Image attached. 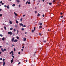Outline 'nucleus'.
Instances as JSON below:
<instances>
[{"label":"nucleus","mask_w":66,"mask_h":66,"mask_svg":"<svg viewBox=\"0 0 66 66\" xmlns=\"http://www.w3.org/2000/svg\"><path fill=\"white\" fill-rule=\"evenodd\" d=\"M38 15H37L38 17V16H40V14H39L38 13Z\"/></svg>","instance_id":"nucleus-24"},{"label":"nucleus","mask_w":66,"mask_h":66,"mask_svg":"<svg viewBox=\"0 0 66 66\" xmlns=\"http://www.w3.org/2000/svg\"><path fill=\"white\" fill-rule=\"evenodd\" d=\"M16 23H18V21H16Z\"/></svg>","instance_id":"nucleus-26"},{"label":"nucleus","mask_w":66,"mask_h":66,"mask_svg":"<svg viewBox=\"0 0 66 66\" xmlns=\"http://www.w3.org/2000/svg\"><path fill=\"white\" fill-rule=\"evenodd\" d=\"M60 14H61V15H62V14H63V13H60Z\"/></svg>","instance_id":"nucleus-55"},{"label":"nucleus","mask_w":66,"mask_h":66,"mask_svg":"<svg viewBox=\"0 0 66 66\" xmlns=\"http://www.w3.org/2000/svg\"><path fill=\"white\" fill-rule=\"evenodd\" d=\"M14 37H13L11 40V41L12 42H13V41L14 40Z\"/></svg>","instance_id":"nucleus-4"},{"label":"nucleus","mask_w":66,"mask_h":66,"mask_svg":"<svg viewBox=\"0 0 66 66\" xmlns=\"http://www.w3.org/2000/svg\"><path fill=\"white\" fill-rule=\"evenodd\" d=\"M16 38H17V39H19V37H16Z\"/></svg>","instance_id":"nucleus-35"},{"label":"nucleus","mask_w":66,"mask_h":66,"mask_svg":"<svg viewBox=\"0 0 66 66\" xmlns=\"http://www.w3.org/2000/svg\"><path fill=\"white\" fill-rule=\"evenodd\" d=\"M53 2H55V0H53Z\"/></svg>","instance_id":"nucleus-38"},{"label":"nucleus","mask_w":66,"mask_h":66,"mask_svg":"<svg viewBox=\"0 0 66 66\" xmlns=\"http://www.w3.org/2000/svg\"><path fill=\"white\" fill-rule=\"evenodd\" d=\"M0 3H2V1H1L0 2Z\"/></svg>","instance_id":"nucleus-43"},{"label":"nucleus","mask_w":66,"mask_h":66,"mask_svg":"<svg viewBox=\"0 0 66 66\" xmlns=\"http://www.w3.org/2000/svg\"><path fill=\"white\" fill-rule=\"evenodd\" d=\"M14 51H16V49H15V48H14Z\"/></svg>","instance_id":"nucleus-33"},{"label":"nucleus","mask_w":66,"mask_h":66,"mask_svg":"<svg viewBox=\"0 0 66 66\" xmlns=\"http://www.w3.org/2000/svg\"><path fill=\"white\" fill-rule=\"evenodd\" d=\"M18 54H20V52H18Z\"/></svg>","instance_id":"nucleus-57"},{"label":"nucleus","mask_w":66,"mask_h":66,"mask_svg":"<svg viewBox=\"0 0 66 66\" xmlns=\"http://www.w3.org/2000/svg\"><path fill=\"white\" fill-rule=\"evenodd\" d=\"M21 30H22V31H24V28H23Z\"/></svg>","instance_id":"nucleus-23"},{"label":"nucleus","mask_w":66,"mask_h":66,"mask_svg":"<svg viewBox=\"0 0 66 66\" xmlns=\"http://www.w3.org/2000/svg\"><path fill=\"white\" fill-rule=\"evenodd\" d=\"M15 6V4H14L12 5V6Z\"/></svg>","instance_id":"nucleus-20"},{"label":"nucleus","mask_w":66,"mask_h":66,"mask_svg":"<svg viewBox=\"0 0 66 66\" xmlns=\"http://www.w3.org/2000/svg\"><path fill=\"white\" fill-rule=\"evenodd\" d=\"M11 63H12L13 62H14V60H13V59L12 58V60L11 61Z\"/></svg>","instance_id":"nucleus-3"},{"label":"nucleus","mask_w":66,"mask_h":66,"mask_svg":"<svg viewBox=\"0 0 66 66\" xmlns=\"http://www.w3.org/2000/svg\"><path fill=\"white\" fill-rule=\"evenodd\" d=\"M0 36H1V37H2V36H3L1 34L0 35Z\"/></svg>","instance_id":"nucleus-32"},{"label":"nucleus","mask_w":66,"mask_h":66,"mask_svg":"<svg viewBox=\"0 0 66 66\" xmlns=\"http://www.w3.org/2000/svg\"><path fill=\"white\" fill-rule=\"evenodd\" d=\"M4 7H7V6H6V5H4Z\"/></svg>","instance_id":"nucleus-29"},{"label":"nucleus","mask_w":66,"mask_h":66,"mask_svg":"<svg viewBox=\"0 0 66 66\" xmlns=\"http://www.w3.org/2000/svg\"><path fill=\"white\" fill-rule=\"evenodd\" d=\"M1 53H2V52H1L0 51V54H1Z\"/></svg>","instance_id":"nucleus-53"},{"label":"nucleus","mask_w":66,"mask_h":66,"mask_svg":"<svg viewBox=\"0 0 66 66\" xmlns=\"http://www.w3.org/2000/svg\"><path fill=\"white\" fill-rule=\"evenodd\" d=\"M26 38H24L23 40L24 41H26Z\"/></svg>","instance_id":"nucleus-14"},{"label":"nucleus","mask_w":66,"mask_h":66,"mask_svg":"<svg viewBox=\"0 0 66 66\" xmlns=\"http://www.w3.org/2000/svg\"><path fill=\"white\" fill-rule=\"evenodd\" d=\"M13 28H11L10 29V30H13Z\"/></svg>","instance_id":"nucleus-25"},{"label":"nucleus","mask_w":66,"mask_h":66,"mask_svg":"<svg viewBox=\"0 0 66 66\" xmlns=\"http://www.w3.org/2000/svg\"><path fill=\"white\" fill-rule=\"evenodd\" d=\"M14 53V52H13V51H12L11 52H10V54H11V53Z\"/></svg>","instance_id":"nucleus-7"},{"label":"nucleus","mask_w":66,"mask_h":66,"mask_svg":"<svg viewBox=\"0 0 66 66\" xmlns=\"http://www.w3.org/2000/svg\"><path fill=\"white\" fill-rule=\"evenodd\" d=\"M9 34H10V35H12V32H8Z\"/></svg>","instance_id":"nucleus-2"},{"label":"nucleus","mask_w":66,"mask_h":66,"mask_svg":"<svg viewBox=\"0 0 66 66\" xmlns=\"http://www.w3.org/2000/svg\"><path fill=\"white\" fill-rule=\"evenodd\" d=\"M2 63V62H0V64H1Z\"/></svg>","instance_id":"nucleus-64"},{"label":"nucleus","mask_w":66,"mask_h":66,"mask_svg":"<svg viewBox=\"0 0 66 66\" xmlns=\"http://www.w3.org/2000/svg\"><path fill=\"white\" fill-rule=\"evenodd\" d=\"M2 14H0V17H1V16H2Z\"/></svg>","instance_id":"nucleus-36"},{"label":"nucleus","mask_w":66,"mask_h":66,"mask_svg":"<svg viewBox=\"0 0 66 66\" xmlns=\"http://www.w3.org/2000/svg\"><path fill=\"white\" fill-rule=\"evenodd\" d=\"M45 16V14H43V17H44Z\"/></svg>","instance_id":"nucleus-41"},{"label":"nucleus","mask_w":66,"mask_h":66,"mask_svg":"<svg viewBox=\"0 0 66 66\" xmlns=\"http://www.w3.org/2000/svg\"><path fill=\"white\" fill-rule=\"evenodd\" d=\"M23 17H24L25 16V15H23Z\"/></svg>","instance_id":"nucleus-48"},{"label":"nucleus","mask_w":66,"mask_h":66,"mask_svg":"<svg viewBox=\"0 0 66 66\" xmlns=\"http://www.w3.org/2000/svg\"><path fill=\"white\" fill-rule=\"evenodd\" d=\"M5 63L4 62H3V66H4V65H5Z\"/></svg>","instance_id":"nucleus-9"},{"label":"nucleus","mask_w":66,"mask_h":66,"mask_svg":"<svg viewBox=\"0 0 66 66\" xmlns=\"http://www.w3.org/2000/svg\"><path fill=\"white\" fill-rule=\"evenodd\" d=\"M26 62H27L28 61H27V60H26Z\"/></svg>","instance_id":"nucleus-61"},{"label":"nucleus","mask_w":66,"mask_h":66,"mask_svg":"<svg viewBox=\"0 0 66 66\" xmlns=\"http://www.w3.org/2000/svg\"><path fill=\"white\" fill-rule=\"evenodd\" d=\"M46 42V40H45V41H44V43H45Z\"/></svg>","instance_id":"nucleus-54"},{"label":"nucleus","mask_w":66,"mask_h":66,"mask_svg":"<svg viewBox=\"0 0 66 66\" xmlns=\"http://www.w3.org/2000/svg\"><path fill=\"white\" fill-rule=\"evenodd\" d=\"M2 5H3V4H4V3H2Z\"/></svg>","instance_id":"nucleus-51"},{"label":"nucleus","mask_w":66,"mask_h":66,"mask_svg":"<svg viewBox=\"0 0 66 66\" xmlns=\"http://www.w3.org/2000/svg\"><path fill=\"white\" fill-rule=\"evenodd\" d=\"M12 47H13V46H14V47L15 46V45H13V44H12Z\"/></svg>","instance_id":"nucleus-27"},{"label":"nucleus","mask_w":66,"mask_h":66,"mask_svg":"<svg viewBox=\"0 0 66 66\" xmlns=\"http://www.w3.org/2000/svg\"><path fill=\"white\" fill-rule=\"evenodd\" d=\"M23 27H26V26L25 25H24Z\"/></svg>","instance_id":"nucleus-28"},{"label":"nucleus","mask_w":66,"mask_h":66,"mask_svg":"<svg viewBox=\"0 0 66 66\" xmlns=\"http://www.w3.org/2000/svg\"><path fill=\"white\" fill-rule=\"evenodd\" d=\"M34 30H32V32H34Z\"/></svg>","instance_id":"nucleus-45"},{"label":"nucleus","mask_w":66,"mask_h":66,"mask_svg":"<svg viewBox=\"0 0 66 66\" xmlns=\"http://www.w3.org/2000/svg\"><path fill=\"white\" fill-rule=\"evenodd\" d=\"M1 50L2 52H4V51H6V49L4 48V50H3V48H1Z\"/></svg>","instance_id":"nucleus-1"},{"label":"nucleus","mask_w":66,"mask_h":66,"mask_svg":"<svg viewBox=\"0 0 66 66\" xmlns=\"http://www.w3.org/2000/svg\"><path fill=\"white\" fill-rule=\"evenodd\" d=\"M24 48V46H23V47H22V48H23H23Z\"/></svg>","instance_id":"nucleus-56"},{"label":"nucleus","mask_w":66,"mask_h":66,"mask_svg":"<svg viewBox=\"0 0 66 66\" xmlns=\"http://www.w3.org/2000/svg\"><path fill=\"white\" fill-rule=\"evenodd\" d=\"M18 42V40L17 39H15L14 41V42Z\"/></svg>","instance_id":"nucleus-6"},{"label":"nucleus","mask_w":66,"mask_h":66,"mask_svg":"<svg viewBox=\"0 0 66 66\" xmlns=\"http://www.w3.org/2000/svg\"><path fill=\"white\" fill-rule=\"evenodd\" d=\"M4 39H5L4 38H3L2 39V40H4Z\"/></svg>","instance_id":"nucleus-16"},{"label":"nucleus","mask_w":66,"mask_h":66,"mask_svg":"<svg viewBox=\"0 0 66 66\" xmlns=\"http://www.w3.org/2000/svg\"><path fill=\"white\" fill-rule=\"evenodd\" d=\"M39 28H40L41 29H42V28H43V27H42V26H39Z\"/></svg>","instance_id":"nucleus-8"},{"label":"nucleus","mask_w":66,"mask_h":66,"mask_svg":"<svg viewBox=\"0 0 66 66\" xmlns=\"http://www.w3.org/2000/svg\"><path fill=\"white\" fill-rule=\"evenodd\" d=\"M20 5H19V7H20Z\"/></svg>","instance_id":"nucleus-52"},{"label":"nucleus","mask_w":66,"mask_h":66,"mask_svg":"<svg viewBox=\"0 0 66 66\" xmlns=\"http://www.w3.org/2000/svg\"><path fill=\"white\" fill-rule=\"evenodd\" d=\"M35 14L36 13H37V11H35Z\"/></svg>","instance_id":"nucleus-37"},{"label":"nucleus","mask_w":66,"mask_h":66,"mask_svg":"<svg viewBox=\"0 0 66 66\" xmlns=\"http://www.w3.org/2000/svg\"><path fill=\"white\" fill-rule=\"evenodd\" d=\"M14 32H15V31H16V29H14Z\"/></svg>","instance_id":"nucleus-49"},{"label":"nucleus","mask_w":66,"mask_h":66,"mask_svg":"<svg viewBox=\"0 0 66 66\" xmlns=\"http://www.w3.org/2000/svg\"><path fill=\"white\" fill-rule=\"evenodd\" d=\"M19 25L20 26H22V27H23V24L22 23L20 24Z\"/></svg>","instance_id":"nucleus-5"},{"label":"nucleus","mask_w":66,"mask_h":66,"mask_svg":"<svg viewBox=\"0 0 66 66\" xmlns=\"http://www.w3.org/2000/svg\"><path fill=\"white\" fill-rule=\"evenodd\" d=\"M14 27H15V28H17V27H18L17 25H15V26H14Z\"/></svg>","instance_id":"nucleus-19"},{"label":"nucleus","mask_w":66,"mask_h":66,"mask_svg":"<svg viewBox=\"0 0 66 66\" xmlns=\"http://www.w3.org/2000/svg\"><path fill=\"white\" fill-rule=\"evenodd\" d=\"M0 48H2V46H0Z\"/></svg>","instance_id":"nucleus-60"},{"label":"nucleus","mask_w":66,"mask_h":66,"mask_svg":"<svg viewBox=\"0 0 66 66\" xmlns=\"http://www.w3.org/2000/svg\"><path fill=\"white\" fill-rule=\"evenodd\" d=\"M61 18H63V16H60Z\"/></svg>","instance_id":"nucleus-34"},{"label":"nucleus","mask_w":66,"mask_h":66,"mask_svg":"<svg viewBox=\"0 0 66 66\" xmlns=\"http://www.w3.org/2000/svg\"><path fill=\"white\" fill-rule=\"evenodd\" d=\"M39 25H40V26H42V23H39Z\"/></svg>","instance_id":"nucleus-13"},{"label":"nucleus","mask_w":66,"mask_h":66,"mask_svg":"<svg viewBox=\"0 0 66 66\" xmlns=\"http://www.w3.org/2000/svg\"><path fill=\"white\" fill-rule=\"evenodd\" d=\"M27 3H28V1H27V2H26V5H27Z\"/></svg>","instance_id":"nucleus-31"},{"label":"nucleus","mask_w":66,"mask_h":66,"mask_svg":"<svg viewBox=\"0 0 66 66\" xmlns=\"http://www.w3.org/2000/svg\"><path fill=\"white\" fill-rule=\"evenodd\" d=\"M12 57L13 59H14V56L13 55H12Z\"/></svg>","instance_id":"nucleus-42"},{"label":"nucleus","mask_w":66,"mask_h":66,"mask_svg":"<svg viewBox=\"0 0 66 66\" xmlns=\"http://www.w3.org/2000/svg\"><path fill=\"white\" fill-rule=\"evenodd\" d=\"M0 60H2V58H1L0 59Z\"/></svg>","instance_id":"nucleus-44"},{"label":"nucleus","mask_w":66,"mask_h":66,"mask_svg":"<svg viewBox=\"0 0 66 66\" xmlns=\"http://www.w3.org/2000/svg\"><path fill=\"white\" fill-rule=\"evenodd\" d=\"M35 28H36V27H34V30H35Z\"/></svg>","instance_id":"nucleus-39"},{"label":"nucleus","mask_w":66,"mask_h":66,"mask_svg":"<svg viewBox=\"0 0 66 66\" xmlns=\"http://www.w3.org/2000/svg\"><path fill=\"white\" fill-rule=\"evenodd\" d=\"M14 14L15 15V16H17V13H15V12H14Z\"/></svg>","instance_id":"nucleus-12"},{"label":"nucleus","mask_w":66,"mask_h":66,"mask_svg":"<svg viewBox=\"0 0 66 66\" xmlns=\"http://www.w3.org/2000/svg\"><path fill=\"white\" fill-rule=\"evenodd\" d=\"M43 2H44L45 1V0H42Z\"/></svg>","instance_id":"nucleus-58"},{"label":"nucleus","mask_w":66,"mask_h":66,"mask_svg":"<svg viewBox=\"0 0 66 66\" xmlns=\"http://www.w3.org/2000/svg\"><path fill=\"white\" fill-rule=\"evenodd\" d=\"M13 35V36H14L15 35V34H12Z\"/></svg>","instance_id":"nucleus-46"},{"label":"nucleus","mask_w":66,"mask_h":66,"mask_svg":"<svg viewBox=\"0 0 66 66\" xmlns=\"http://www.w3.org/2000/svg\"><path fill=\"white\" fill-rule=\"evenodd\" d=\"M22 18H21V19H20V20H21V21H22Z\"/></svg>","instance_id":"nucleus-18"},{"label":"nucleus","mask_w":66,"mask_h":66,"mask_svg":"<svg viewBox=\"0 0 66 66\" xmlns=\"http://www.w3.org/2000/svg\"><path fill=\"white\" fill-rule=\"evenodd\" d=\"M9 23H10L11 24H12V21H11Z\"/></svg>","instance_id":"nucleus-15"},{"label":"nucleus","mask_w":66,"mask_h":66,"mask_svg":"<svg viewBox=\"0 0 66 66\" xmlns=\"http://www.w3.org/2000/svg\"><path fill=\"white\" fill-rule=\"evenodd\" d=\"M48 4H49L50 5H51V4H52V3H49Z\"/></svg>","instance_id":"nucleus-17"},{"label":"nucleus","mask_w":66,"mask_h":66,"mask_svg":"<svg viewBox=\"0 0 66 66\" xmlns=\"http://www.w3.org/2000/svg\"><path fill=\"white\" fill-rule=\"evenodd\" d=\"M4 28L5 30H6V27H5V26H4Z\"/></svg>","instance_id":"nucleus-21"},{"label":"nucleus","mask_w":66,"mask_h":66,"mask_svg":"<svg viewBox=\"0 0 66 66\" xmlns=\"http://www.w3.org/2000/svg\"><path fill=\"white\" fill-rule=\"evenodd\" d=\"M1 10H2L1 9H0V11H1Z\"/></svg>","instance_id":"nucleus-59"},{"label":"nucleus","mask_w":66,"mask_h":66,"mask_svg":"<svg viewBox=\"0 0 66 66\" xmlns=\"http://www.w3.org/2000/svg\"><path fill=\"white\" fill-rule=\"evenodd\" d=\"M7 9H9L10 8V6H9V5H8L7 6Z\"/></svg>","instance_id":"nucleus-10"},{"label":"nucleus","mask_w":66,"mask_h":66,"mask_svg":"<svg viewBox=\"0 0 66 66\" xmlns=\"http://www.w3.org/2000/svg\"><path fill=\"white\" fill-rule=\"evenodd\" d=\"M28 4H30V2H28Z\"/></svg>","instance_id":"nucleus-22"},{"label":"nucleus","mask_w":66,"mask_h":66,"mask_svg":"<svg viewBox=\"0 0 66 66\" xmlns=\"http://www.w3.org/2000/svg\"><path fill=\"white\" fill-rule=\"evenodd\" d=\"M3 62H4V61H5V59H3Z\"/></svg>","instance_id":"nucleus-30"},{"label":"nucleus","mask_w":66,"mask_h":66,"mask_svg":"<svg viewBox=\"0 0 66 66\" xmlns=\"http://www.w3.org/2000/svg\"><path fill=\"white\" fill-rule=\"evenodd\" d=\"M20 63H20V62H19V63H18V64L19 65V64H20Z\"/></svg>","instance_id":"nucleus-40"},{"label":"nucleus","mask_w":66,"mask_h":66,"mask_svg":"<svg viewBox=\"0 0 66 66\" xmlns=\"http://www.w3.org/2000/svg\"><path fill=\"white\" fill-rule=\"evenodd\" d=\"M27 32H25V34H27Z\"/></svg>","instance_id":"nucleus-63"},{"label":"nucleus","mask_w":66,"mask_h":66,"mask_svg":"<svg viewBox=\"0 0 66 66\" xmlns=\"http://www.w3.org/2000/svg\"><path fill=\"white\" fill-rule=\"evenodd\" d=\"M14 55V54L12 53V55Z\"/></svg>","instance_id":"nucleus-50"},{"label":"nucleus","mask_w":66,"mask_h":66,"mask_svg":"<svg viewBox=\"0 0 66 66\" xmlns=\"http://www.w3.org/2000/svg\"><path fill=\"white\" fill-rule=\"evenodd\" d=\"M16 2H20V1H19V0H16Z\"/></svg>","instance_id":"nucleus-11"},{"label":"nucleus","mask_w":66,"mask_h":66,"mask_svg":"<svg viewBox=\"0 0 66 66\" xmlns=\"http://www.w3.org/2000/svg\"><path fill=\"white\" fill-rule=\"evenodd\" d=\"M17 34L18 33V32H19V31L18 30H17Z\"/></svg>","instance_id":"nucleus-47"},{"label":"nucleus","mask_w":66,"mask_h":66,"mask_svg":"<svg viewBox=\"0 0 66 66\" xmlns=\"http://www.w3.org/2000/svg\"><path fill=\"white\" fill-rule=\"evenodd\" d=\"M21 50L22 51H23V49H22Z\"/></svg>","instance_id":"nucleus-62"}]
</instances>
